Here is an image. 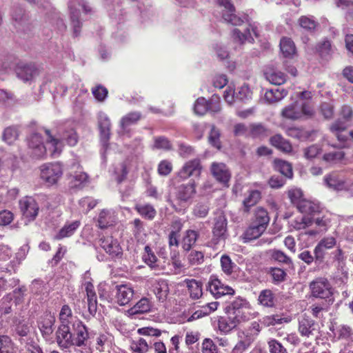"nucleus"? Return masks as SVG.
Segmentation results:
<instances>
[{
	"instance_id": "f03ea898",
	"label": "nucleus",
	"mask_w": 353,
	"mask_h": 353,
	"mask_svg": "<svg viewBox=\"0 0 353 353\" xmlns=\"http://www.w3.org/2000/svg\"><path fill=\"white\" fill-rule=\"evenodd\" d=\"M225 312L230 319H233L238 324L253 318L254 313L250 303L244 299L236 298L225 307Z\"/></svg>"
},
{
	"instance_id": "79ce46f5",
	"label": "nucleus",
	"mask_w": 353,
	"mask_h": 353,
	"mask_svg": "<svg viewBox=\"0 0 353 353\" xmlns=\"http://www.w3.org/2000/svg\"><path fill=\"white\" fill-rule=\"evenodd\" d=\"M274 165L275 170L281 172L285 176L288 178L292 177V167L290 163L281 159H276L274 161Z\"/></svg>"
},
{
	"instance_id": "5701e85b",
	"label": "nucleus",
	"mask_w": 353,
	"mask_h": 353,
	"mask_svg": "<svg viewBox=\"0 0 353 353\" xmlns=\"http://www.w3.org/2000/svg\"><path fill=\"white\" fill-rule=\"evenodd\" d=\"M265 79L272 84L280 85L286 81L287 76L285 73L273 68L268 67L264 72Z\"/></svg>"
},
{
	"instance_id": "f3484780",
	"label": "nucleus",
	"mask_w": 353,
	"mask_h": 353,
	"mask_svg": "<svg viewBox=\"0 0 353 353\" xmlns=\"http://www.w3.org/2000/svg\"><path fill=\"white\" fill-rule=\"evenodd\" d=\"M70 190L76 192L82 190L89 182V176L87 173L80 170L68 177Z\"/></svg>"
},
{
	"instance_id": "5fc2aeb1",
	"label": "nucleus",
	"mask_w": 353,
	"mask_h": 353,
	"mask_svg": "<svg viewBox=\"0 0 353 353\" xmlns=\"http://www.w3.org/2000/svg\"><path fill=\"white\" fill-rule=\"evenodd\" d=\"M154 148L159 150L170 151L173 149L170 140L165 137H157L154 140Z\"/></svg>"
},
{
	"instance_id": "774afa93",
	"label": "nucleus",
	"mask_w": 353,
	"mask_h": 353,
	"mask_svg": "<svg viewBox=\"0 0 353 353\" xmlns=\"http://www.w3.org/2000/svg\"><path fill=\"white\" fill-rule=\"evenodd\" d=\"M270 353H288L286 348L276 339H272L268 342Z\"/></svg>"
},
{
	"instance_id": "bf43d9fd",
	"label": "nucleus",
	"mask_w": 353,
	"mask_h": 353,
	"mask_svg": "<svg viewBox=\"0 0 353 353\" xmlns=\"http://www.w3.org/2000/svg\"><path fill=\"white\" fill-rule=\"evenodd\" d=\"M188 260L191 265H201L204 261V254L201 251L192 250L188 256Z\"/></svg>"
},
{
	"instance_id": "e433bc0d",
	"label": "nucleus",
	"mask_w": 353,
	"mask_h": 353,
	"mask_svg": "<svg viewBox=\"0 0 353 353\" xmlns=\"http://www.w3.org/2000/svg\"><path fill=\"white\" fill-rule=\"evenodd\" d=\"M314 321L308 316H303L299 321L298 330L301 336L308 337L312 334V331L314 330Z\"/></svg>"
},
{
	"instance_id": "864d4df0",
	"label": "nucleus",
	"mask_w": 353,
	"mask_h": 353,
	"mask_svg": "<svg viewBox=\"0 0 353 353\" xmlns=\"http://www.w3.org/2000/svg\"><path fill=\"white\" fill-rule=\"evenodd\" d=\"M345 152L342 150H336L324 154L323 156V161L329 163H336L345 157Z\"/></svg>"
},
{
	"instance_id": "6e6552de",
	"label": "nucleus",
	"mask_w": 353,
	"mask_h": 353,
	"mask_svg": "<svg viewBox=\"0 0 353 353\" xmlns=\"http://www.w3.org/2000/svg\"><path fill=\"white\" fill-rule=\"evenodd\" d=\"M228 221L223 213L217 214L214 218V225L212 230V237L211 244L217 245L220 241L227 238Z\"/></svg>"
},
{
	"instance_id": "72a5a7b5",
	"label": "nucleus",
	"mask_w": 353,
	"mask_h": 353,
	"mask_svg": "<svg viewBox=\"0 0 353 353\" xmlns=\"http://www.w3.org/2000/svg\"><path fill=\"white\" fill-rule=\"evenodd\" d=\"M199 236V232L196 230H186L181 241V247L183 250L186 252L190 251L195 245Z\"/></svg>"
},
{
	"instance_id": "b1692460",
	"label": "nucleus",
	"mask_w": 353,
	"mask_h": 353,
	"mask_svg": "<svg viewBox=\"0 0 353 353\" xmlns=\"http://www.w3.org/2000/svg\"><path fill=\"white\" fill-rule=\"evenodd\" d=\"M86 292L88 311L90 314L94 315L97 310V296L94 287L91 282H86L85 284Z\"/></svg>"
},
{
	"instance_id": "09e8293b",
	"label": "nucleus",
	"mask_w": 353,
	"mask_h": 353,
	"mask_svg": "<svg viewBox=\"0 0 353 353\" xmlns=\"http://www.w3.org/2000/svg\"><path fill=\"white\" fill-rule=\"evenodd\" d=\"M221 266L222 271L227 275L230 276L234 272L236 264L232 262L230 257L228 255H223L221 257Z\"/></svg>"
},
{
	"instance_id": "2eb2a0df",
	"label": "nucleus",
	"mask_w": 353,
	"mask_h": 353,
	"mask_svg": "<svg viewBox=\"0 0 353 353\" xmlns=\"http://www.w3.org/2000/svg\"><path fill=\"white\" fill-rule=\"evenodd\" d=\"M210 170L212 174L217 181L226 187L229 186L231 174L225 164L214 162L211 165Z\"/></svg>"
},
{
	"instance_id": "49530a36",
	"label": "nucleus",
	"mask_w": 353,
	"mask_h": 353,
	"mask_svg": "<svg viewBox=\"0 0 353 353\" xmlns=\"http://www.w3.org/2000/svg\"><path fill=\"white\" fill-rule=\"evenodd\" d=\"M259 303L265 307H272L274 305V296L270 290H263L258 298Z\"/></svg>"
},
{
	"instance_id": "7ed1b4c3",
	"label": "nucleus",
	"mask_w": 353,
	"mask_h": 353,
	"mask_svg": "<svg viewBox=\"0 0 353 353\" xmlns=\"http://www.w3.org/2000/svg\"><path fill=\"white\" fill-rule=\"evenodd\" d=\"M68 345L81 347L88 338L86 327L76 317H72L71 310L68 307ZM69 347L68 346V348Z\"/></svg>"
},
{
	"instance_id": "de8ad7c7",
	"label": "nucleus",
	"mask_w": 353,
	"mask_h": 353,
	"mask_svg": "<svg viewBox=\"0 0 353 353\" xmlns=\"http://www.w3.org/2000/svg\"><path fill=\"white\" fill-rule=\"evenodd\" d=\"M152 304L150 301L145 297L141 299L131 309L135 314L146 313L150 311Z\"/></svg>"
},
{
	"instance_id": "8fccbe9b",
	"label": "nucleus",
	"mask_w": 353,
	"mask_h": 353,
	"mask_svg": "<svg viewBox=\"0 0 353 353\" xmlns=\"http://www.w3.org/2000/svg\"><path fill=\"white\" fill-rule=\"evenodd\" d=\"M299 111L301 110V119L303 117L310 118L314 115V109L312 101H299Z\"/></svg>"
},
{
	"instance_id": "c756f323",
	"label": "nucleus",
	"mask_w": 353,
	"mask_h": 353,
	"mask_svg": "<svg viewBox=\"0 0 353 353\" xmlns=\"http://www.w3.org/2000/svg\"><path fill=\"white\" fill-rule=\"evenodd\" d=\"M313 222H314L315 224L319 227L325 228L327 225V221L325 219H324L323 216L318 217L314 221L313 219L311 217L303 216L300 219V221H299L298 220L295 221L294 227L297 230L304 229L307 227L312 225Z\"/></svg>"
},
{
	"instance_id": "39448f33",
	"label": "nucleus",
	"mask_w": 353,
	"mask_h": 353,
	"mask_svg": "<svg viewBox=\"0 0 353 353\" xmlns=\"http://www.w3.org/2000/svg\"><path fill=\"white\" fill-rule=\"evenodd\" d=\"M137 332L145 337H137L132 341L130 345L132 353H148L152 347L150 338L160 336L162 333L161 330L150 327L139 328Z\"/></svg>"
},
{
	"instance_id": "6ab92c4d",
	"label": "nucleus",
	"mask_w": 353,
	"mask_h": 353,
	"mask_svg": "<svg viewBox=\"0 0 353 353\" xmlns=\"http://www.w3.org/2000/svg\"><path fill=\"white\" fill-rule=\"evenodd\" d=\"M347 125L345 121L338 119L330 126V130L336 137L339 141L345 143L350 136L347 132Z\"/></svg>"
},
{
	"instance_id": "37998d69",
	"label": "nucleus",
	"mask_w": 353,
	"mask_h": 353,
	"mask_svg": "<svg viewBox=\"0 0 353 353\" xmlns=\"http://www.w3.org/2000/svg\"><path fill=\"white\" fill-rule=\"evenodd\" d=\"M141 113L140 112H130L123 116L120 121L121 128H125L137 123L141 119Z\"/></svg>"
},
{
	"instance_id": "2f4dec72",
	"label": "nucleus",
	"mask_w": 353,
	"mask_h": 353,
	"mask_svg": "<svg viewBox=\"0 0 353 353\" xmlns=\"http://www.w3.org/2000/svg\"><path fill=\"white\" fill-rule=\"evenodd\" d=\"M265 231V230L251 223L243 233L242 239L245 243H248L259 238Z\"/></svg>"
},
{
	"instance_id": "412c9836",
	"label": "nucleus",
	"mask_w": 353,
	"mask_h": 353,
	"mask_svg": "<svg viewBox=\"0 0 353 353\" xmlns=\"http://www.w3.org/2000/svg\"><path fill=\"white\" fill-rule=\"evenodd\" d=\"M261 199V193L259 190H252L248 192L242 202V211L248 214L252 207L255 206Z\"/></svg>"
},
{
	"instance_id": "e2e57ef3",
	"label": "nucleus",
	"mask_w": 353,
	"mask_h": 353,
	"mask_svg": "<svg viewBox=\"0 0 353 353\" xmlns=\"http://www.w3.org/2000/svg\"><path fill=\"white\" fill-rule=\"evenodd\" d=\"M208 112L212 113H217L221 111V100L217 94H213L212 97L208 100Z\"/></svg>"
},
{
	"instance_id": "a878e982",
	"label": "nucleus",
	"mask_w": 353,
	"mask_h": 353,
	"mask_svg": "<svg viewBox=\"0 0 353 353\" xmlns=\"http://www.w3.org/2000/svg\"><path fill=\"white\" fill-rule=\"evenodd\" d=\"M325 185L334 190H342L345 188V181L336 172H331L324 176Z\"/></svg>"
},
{
	"instance_id": "c85d7f7f",
	"label": "nucleus",
	"mask_w": 353,
	"mask_h": 353,
	"mask_svg": "<svg viewBox=\"0 0 353 353\" xmlns=\"http://www.w3.org/2000/svg\"><path fill=\"white\" fill-rule=\"evenodd\" d=\"M270 143L272 146L283 152L290 153L292 151V145L290 142L279 134L271 137Z\"/></svg>"
},
{
	"instance_id": "0eeeda50",
	"label": "nucleus",
	"mask_w": 353,
	"mask_h": 353,
	"mask_svg": "<svg viewBox=\"0 0 353 353\" xmlns=\"http://www.w3.org/2000/svg\"><path fill=\"white\" fill-rule=\"evenodd\" d=\"M63 173V166L59 163H44L40 166V177L48 185L56 184Z\"/></svg>"
},
{
	"instance_id": "f8f14e48",
	"label": "nucleus",
	"mask_w": 353,
	"mask_h": 353,
	"mask_svg": "<svg viewBox=\"0 0 353 353\" xmlns=\"http://www.w3.org/2000/svg\"><path fill=\"white\" fill-rule=\"evenodd\" d=\"M201 170V161L199 159H194L184 163L179 170L177 176L182 180H185L192 176H199Z\"/></svg>"
},
{
	"instance_id": "4468645a",
	"label": "nucleus",
	"mask_w": 353,
	"mask_h": 353,
	"mask_svg": "<svg viewBox=\"0 0 353 353\" xmlns=\"http://www.w3.org/2000/svg\"><path fill=\"white\" fill-rule=\"evenodd\" d=\"M20 210L23 215L29 221L34 220L39 212V208L35 199L32 196H25L19 201Z\"/></svg>"
},
{
	"instance_id": "58836bf2",
	"label": "nucleus",
	"mask_w": 353,
	"mask_h": 353,
	"mask_svg": "<svg viewBox=\"0 0 353 353\" xmlns=\"http://www.w3.org/2000/svg\"><path fill=\"white\" fill-rule=\"evenodd\" d=\"M280 49L285 57L291 58L296 54V46L294 41L288 37H283L280 41Z\"/></svg>"
},
{
	"instance_id": "f257e3e1",
	"label": "nucleus",
	"mask_w": 353,
	"mask_h": 353,
	"mask_svg": "<svg viewBox=\"0 0 353 353\" xmlns=\"http://www.w3.org/2000/svg\"><path fill=\"white\" fill-rule=\"evenodd\" d=\"M45 132L48 135L46 145L43 144L40 134L34 133L30 136L28 139V148L30 154L37 159L44 158L47 155L52 158L59 157L64 148L63 141L54 137L49 130H46Z\"/></svg>"
},
{
	"instance_id": "680f3d73",
	"label": "nucleus",
	"mask_w": 353,
	"mask_h": 353,
	"mask_svg": "<svg viewBox=\"0 0 353 353\" xmlns=\"http://www.w3.org/2000/svg\"><path fill=\"white\" fill-rule=\"evenodd\" d=\"M237 324L238 323L235 322L234 320L230 319L228 320L226 319L221 318L218 321L219 329L224 333L229 332L231 330L235 327Z\"/></svg>"
},
{
	"instance_id": "cd10ccee",
	"label": "nucleus",
	"mask_w": 353,
	"mask_h": 353,
	"mask_svg": "<svg viewBox=\"0 0 353 353\" xmlns=\"http://www.w3.org/2000/svg\"><path fill=\"white\" fill-rule=\"evenodd\" d=\"M153 292L159 302L163 303L168 298L169 287L165 280L159 279L152 285Z\"/></svg>"
},
{
	"instance_id": "393cba45",
	"label": "nucleus",
	"mask_w": 353,
	"mask_h": 353,
	"mask_svg": "<svg viewBox=\"0 0 353 353\" xmlns=\"http://www.w3.org/2000/svg\"><path fill=\"white\" fill-rule=\"evenodd\" d=\"M65 310L66 305H63L59 314L61 325L56 332L57 341L59 346L63 348L66 347V340H65L66 337V325L64 324L65 321H66Z\"/></svg>"
},
{
	"instance_id": "338daca9",
	"label": "nucleus",
	"mask_w": 353,
	"mask_h": 353,
	"mask_svg": "<svg viewBox=\"0 0 353 353\" xmlns=\"http://www.w3.org/2000/svg\"><path fill=\"white\" fill-rule=\"evenodd\" d=\"M299 25L304 29L307 30H313L315 29L317 23L312 18L302 16L299 19Z\"/></svg>"
},
{
	"instance_id": "603ef678",
	"label": "nucleus",
	"mask_w": 353,
	"mask_h": 353,
	"mask_svg": "<svg viewBox=\"0 0 353 353\" xmlns=\"http://www.w3.org/2000/svg\"><path fill=\"white\" fill-rule=\"evenodd\" d=\"M0 353H15L14 343L8 336H0Z\"/></svg>"
},
{
	"instance_id": "a19ab883",
	"label": "nucleus",
	"mask_w": 353,
	"mask_h": 353,
	"mask_svg": "<svg viewBox=\"0 0 353 353\" xmlns=\"http://www.w3.org/2000/svg\"><path fill=\"white\" fill-rule=\"evenodd\" d=\"M135 210L143 218L152 220L157 214L154 208L150 204H137Z\"/></svg>"
},
{
	"instance_id": "7c9ffc66",
	"label": "nucleus",
	"mask_w": 353,
	"mask_h": 353,
	"mask_svg": "<svg viewBox=\"0 0 353 353\" xmlns=\"http://www.w3.org/2000/svg\"><path fill=\"white\" fill-rule=\"evenodd\" d=\"M298 210L302 214L314 216L321 212V207L319 203L304 199L297 207Z\"/></svg>"
},
{
	"instance_id": "aec40b11",
	"label": "nucleus",
	"mask_w": 353,
	"mask_h": 353,
	"mask_svg": "<svg viewBox=\"0 0 353 353\" xmlns=\"http://www.w3.org/2000/svg\"><path fill=\"white\" fill-rule=\"evenodd\" d=\"M221 4L228 10L226 13L223 14V19L233 26H241L243 20L234 14L235 8L230 0H222Z\"/></svg>"
},
{
	"instance_id": "3c124183",
	"label": "nucleus",
	"mask_w": 353,
	"mask_h": 353,
	"mask_svg": "<svg viewBox=\"0 0 353 353\" xmlns=\"http://www.w3.org/2000/svg\"><path fill=\"white\" fill-rule=\"evenodd\" d=\"M287 194L288 197L290 200L291 203L296 208L299 206V204L305 199L302 190L299 188H291L287 192Z\"/></svg>"
},
{
	"instance_id": "4be33fe9",
	"label": "nucleus",
	"mask_w": 353,
	"mask_h": 353,
	"mask_svg": "<svg viewBox=\"0 0 353 353\" xmlns=\"http://www.w3.org/2000/svg\"><path fill=\"white\" fill-rule=\"evenodd\" d=\"M270 221V217L266 209L263 207H257L254 210L252 223L266 230Z\"/></svg>"
},
{
	"instance_id": "0e129e2a",
	"label": "nucleus",
	"mask_w": 353,
	"mask_h": 353,
	"mask_svg": "<svg viewBox=\"0 0 353 353\" xmlns=\"http://www.w3.org/2000/svg\"><path fill=\"white\" fill-rule=\"evenodd\" d=\"M18 137V130L14 127H8L5 129L3 134V141L12 144Z\"/></svg>"
},
{
	"instance_id": "ddd939ff",
	"label": "nucleus",
	"mask_w": 353,
	"mask_h": 353,
	"mask_svg": "<svg viewBox=\"0 0 353 353\" xmlns=\"http://www.w3.org/2000/svg\"><path fill=\"white\" fill-rule=\"evenodd\" d=\"M98 125L100 131V141L105 150L109 147V141L110 139L111 122L109 117L103 112H100L98 115Z\"/></svg>"
},
{
	"instance_id": "4c0bfd02",
	"label": "nucleus",
	"mask_w": 353,
	"mask_h": 353,
	"mask_svg": "<svg viewBox=\"0 0 353 353\" xmlns=\"http://www.w3.org/2000/svg\"><path fill=\"white\" fill-rule=\"evenodd\" d=\"M288 94V90L283 88L271 89L265 92L264 98L268 103H272L281 101Z\"/></svg>"
},
{
	"instance_id": "69168bd1",
	"label": "nucleus",
	"mask_w": 353,
	"mask_h": 353,
	"mask_svg": "<svg viewBox=\"0 0 353 353\" xmlns=\"http://www.w3.org/2000/svg\"><path fill=\"white\" fill-rule=\"evenodd\" d=\"M201 350V353H218L216 345L209 338H206L203 341Z\"/></svg>"
},
{
	"instance_id": "ea45409f",
	"label": "nucleus",
	"mask_w": 353,
	"mask_h": 353,
	"mask_svg": "<svg viewBox=\"0 0 353 353\" xmlns=\"http://www.w3.org/2000/svg\"><path fill=\"white\" fill-rule=\"evenodd\" d=\"M270 130L261 123H252L249 125L248 136L253 138L268 137Z\"/></svg>"
},
{
	"instance_id": "f704fd0d",
	"label": "nucleus",
	"mask_w": 353,
	"mask_h": 353,
	"mask_svg": "<svg viewBox=\"0 0 353 353\" xmlns=\"http://www.w3.org/2000/svg\"><path fill=\"white\" fill-rule=\"evenodd\" d=\"M281 115L286 119L293 121L301 119V111L299 112V101L285 106L281 111Z\"/></svg>"
},
{
	"instance_id": "9d476101",
	"label": "nucleus",
	"mask_w": 353,
	"mask_h": 353,
	"mask_svg": "<svg viewBox=\"0 0 353 353\" xmlns=\"http://www.w3.org/2000/svg\"><path fill=\"white\" fill-rule=\"evenodd\" d=\"M100 246L112 259H121L123 255V249L118 240L112 236H103L99 239Z\"/></svg>"
},
{
	"instance_id": "c03bdc74",
	"label": "nucleus",
	"mask_w": 353,
	"mask_h": 353,
	"mask_svg": "<svg viewBox=\"0 0 353 353\" xmlns=\"http://www.w3.org/2000/svg\"><path fill=\"white\" fill-rule=\"evenodd\" d=\"M143 261L152 269H156L158 267L157 257L152 250L150 245H145L144 253L142 256Z\"/></svg>"
},
{
	"instance_id": "a211bd4d",
	"label": "nucleus",
	"mask_w": 353,
	"mask_h": 353,
	"mask_svg": "<svg viewBox=\"0 0 353 353\" xmlns=\"http://www.w3.org/2000/svg\"><path fill=\"white\" fill-rule=\"evenodd\" d=\"M116 300L119 305H125L132 299L134 292L133 288L128 285H119L116 287Z\"/></svg>"
},
{
	"instance_id": "9b49d317",
	"label": "nucleus",
	"mask_w": 353,
	"mask_h": 353,
	"mask_svg": "<svg viewBox=\"0 0 353 353\" xmlns=\"http://www.w3.org/2000/svg\"><path fill=\"white\" fill-rule=\"evenodd\" d=\"M207 290L216 299L225 295H232L234 290L230 286L224 284L215 276H211L207 285Z\"/></svg>"
},
{
	"instance_id": "a18cd8bd",
	"label": "nucleus",
	"mask_w": 353,
	"mask_h": 353,
	"mask_svg": "<svg viewBox=\"0 0 353 353\" xmlns=\"http://www.w3.org/2000/svg\"><path fill=\"white\" fill-rule=\"evenodd\" d=\"M130 172V163L127 161L120 164V168L114 170L115 181L121 184L127 179Z\"/></svg>"
},
{
	"instance_id": "bb28decb",
	"label": "nucleus",
	"mask_w": 353,
	"mask_h": 353,
	"mask_svg": "<svg viewBox=\"0 0 353 353\" xmlns=\"http://www.w3.org/2000/svg\"><path fill=\"white\" fill-rule=\"evenodd\" d=\"M54 323V317L51 314H46L39 323V330L46 339H48L52 334V325Z\"/></svg>"
},
{
	"instance_id": "dca6fc26",
	"label": "nucleus",
	"mask_w": 353,
	"mask_h": 353,
	"mask_svg": "<svg viewBox=\"0 0 353 353\" xmlns=\"http://www.w3.org/2000/svg\"><path fill=\"white\" fill-rule=\"evenodd\" d=\"M39 69L32 64H19L16 68V74L23 82H31L38 75Z\"/></svg>"
},
{
	"instance_id": "423d86ee",
	"label": "nucleus",
	"mask_w": 353,
	"mask_h": 353,
	"mask_svg": "<svg viewBox=\"0 0 353 353\" xmlns=\"http://www.w3.org/2000/svg\"><path fill=\"white\" fill-rule=\"evenodd\" d=\"M311 296L316 299L331 301L333 296L332 287L324 277H317L309 284Z\"/></svg>"
},
{
	"instance_id": "4d7b16f0",
	"label": "nucleus",
	"mask_w": 353,
	"mask_h": 353,
	"mask_svg": "<svg viewBox=\"0 0 353 353\" xmlns=\"http://www.w3.org/2000/svg\"><path fill=\"white\" fill-rule=\"evenodd\" d=\"M173 170V165L170 161L164 159L161 161L157 166V173L162 176H168Z\"/></svg>"
},
{
	"instance_id": "13d9d810",
	"label": "nucleus",
	"mask_w": 353,
	"mask_h": 353,
	"mask_svg": "<svg viewBox=\"0 0 353 353\" xmlns=\"http://www.w3.org/2000/svg\"><path fill=\"white\" fill-rule=\"evenodd\" d=\"M194 113L199 116H203L208 112V100L204 97L198 98L194 105Z\"/></svg>"
},
{
	"instance_id": "6e6d98bb",
	"label": "nucleus",
	"mask_w": 353,
	"mask_h": 353,
	"mask_svg": "<svg viewBox=\"0 0 353 353\" xmlns=\"http://www.w3.org/2000/svg\"><path fill=\"white\" fill-rule=\"evenodd\" d=\"M220 130L214 125L212 126L211 130L209 134L208 141L209 143L214 148L220 149L221 148V143L220 141Z\"/></svg>"
},
{
	"instance_id": "052dcab7",
	"label": "nucleus",
	"mask_w": 353,
	"mask_h": 353,
	"mask_svg": "<svg viewBox=\"0 0 353 353\" xmlns=\"http://www.w3.org/2000/svg\"><path fill=\"white\" fill-rule=\"evenodd\" d=\"M92 93L98 101L102 102L108 97V90L103 85L99 84L92 88Z\"/></svg>"
},
{
	"instance_id": "c9c22d12",
	"label": "nucleus",
	"mask_w": 353,
	"mask_h": 353,
	"mask_svg": "<svg viewBox=\"0 0 353 353\" xmlns=\"http://www.w3.org/2000/svg\"><path fill=\"white\" fill-rule=\"evenodd\" d=\"M285 134L288 137L301 141L307 140L312 135L310 131L299 127H289L286 128Z\"/></svg>"
},
{
	"instance_id": "20e7f679",
	"label": "nucleus",
	"mask_w": 353,
	"mask_h": 353,
	"mask_svg": "<svg viewBox=\"0 0 353 353\" xmlns=\"http://www.w3.org/2000/svg\"><path fill=\"white\" fill-rule=\"evenodd\" d=\"M195 194L196 183L194 180L178 185L176 188L175 198L171 201L172 207L176 212L184 211Z\"/></svg>"
},
{
	"instance_id": "1a4fd4ad",
	"label": "nucleus",
	"mask_w": 353,
	"mask_h": 353,
	"mask_svg": "<svg viewBox=\"0 0 353 353\" xmlns=\"http://www.w3.org/2000/svg\"><path fill=\"white\" fill-rule=\"evenodd\" d=\"M71 3L70 5V20L71 26L73 30L74 37H77L81 32L82 23L79 20L80 8H81L85 14H90L92 12V8L85 2L82 1L77 3Z\"/></svg>"
},
{
	"instance_id": "473e14b6",
	"label": "nucleus",
	"mask_w": 353,
	"mask_h": 353,
	"mask_svg": "<svg viewBox=\"0 0 353 353\" xmlns=\"http://www.w3.org/2000/svg\"><path fill=\"white\" fill-rule=\"evenodd\" d=\"M190 296L192 299H199L203 295L202 282L195 279H185Z\"/></svg>"
}]
</instances>
